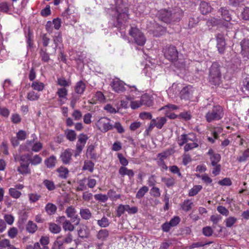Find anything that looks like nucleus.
Here are the masks:
<instances>
[{
	"instance_id": "54",
	"label": "nucleus",
	"mask_w": 249,
	"mask_h": 249,
	"mask_svg": "<svg viewBox=\"0 0 249 249\" xmlns=\"http://www.w3.org/2000/svg\"><path fill=\"white\" fill-rule=\"evenodd\" d=\"M88 139V136L86 135H85L83 133H82V134H80L78 137V142H77V143H79L80 144L85 146Z\"/></svg>"
},
{
	"instance_id": "53",
	"label": "nucleus",
	"mask_w": 249,
	"mask_h": 249,
	"mask_svg": "<svg viewBox=\"0 0 249 249\" xmlns=\"http://www.w3.org/2000/svg\"><path fill=\"white\" fill-rule=\"evenodd\" d=\"M150 194L154 197H159L161 195L160 189L157 187H153L150 189Z\"/></svg>"
},
{
	"instance_id": "10",
	"label": "nucleus",
	"mask_w": 249,
	"mask_h": 249,
	"mask_svg": "<svg viewBox=\"0 0 249 249\" xmlns=\"http://www.w3.org/2000/svg\"><path fill=\"white\" fill-rule=\"evenodd\" d=\"M109 237V231L106 229H101L97 232L96 235L97 239L101 243H98L96 247L100 248L103 245V242L106 241Z\"/></svg>"
},
{
	"instance_id": "48",
	"label": "nucleus",
	"mask_w": 249,
	"mask_h": 249,
	"mask_svg": "<svg viewBox=\"0 0 249 249\" xmlns=\"http://www.w3.org/2000/svg\"><path fill=\"white\" fill-rule=\"evenodd\" d=\"M63 229L65 231H72L74 230V226L72 225L71 222L67 220L65 221V222L63 224Z\"/></svg>"
},
{
	"instance_id": "40",
	"label": "nucleus",
	"mask_w": 249,
	"mask_h": 249,
	"mask_svg": "<svg viewBox=\"0 0 249 249\" xmlns=\"http://www.w3.org/2000/svg\"><path fill=\"white\" fill-rule=\"evenodd\" d=\"M237 221V219L233 216H230L225 220V225L228 228L231 227Z\"/></svg>"
},
{
	"instance_id": "34",
	"label": "nucleus",
	"mask_w": 249,
	"mask_h": 249,
	"mask_svg": "<svg viewBox=\"0 0 249 249\" xmlns=\"http://www.w3.org/2000/svg\"><path fill=\"white\" fill-rule=\"evenodd\" d=\"M45 209L48 214L52 215L55 213L57 210V207L54 204L51 203H48L46 204Z\"/></svg>"
},
{
	"instance_id": "28",
	"label": "nucleus",
	"mask_w": 249,
	"mask_h": 249,
	"mask_svg": "<svg viewBox=\"0 0 249 249\" xmlns=\"http://www.w3.org/2000/svg\"><path fill=\"white\" fill-rule=\"evenodd\" d=\"M57 172L58 173L59 177L63 179L67 178L69 173L68 168L64 166H60L57 169Z\"/></svg>"
},
{
	"instance_id": "35",
	"label": "nucleus",
	"mask_w": 249,
	"mask_h": 249,
	"mask_svg": "<svg viewBox=\"0 0 249 249\" xmlns=\"http://www.w3.org/2000/svg\"><path fill=\"white\" fill-rule=\"evenodd\" d=\"M94 164L90 160H85L84 164L82 168L83 170H88L90 173H92L94 170Z\"/></svg>"
},
{
	"instance_id": "24",
	"label": "nucleus",
	"mask_w": 249,
	"mask_h": 249,
	"mask_svg": "<svg viewBox=\"0 0 249 249\" xmlns=\"http://www.w3.org/2000/svg\"><path fill=\"white\" fill-rule=\"evenodd\" d=\"M193 206V202L190 199L185 200L180 205L181 208L186 212L190 211Z\"/></svg>"
},
{
	"instance_id": "22",
	"label": "nucleus",
	"mask_w": 249,
	"mask_h": 249,
	"mask_svg": "<svg viewBox=\"0 0 249 249\" xmlns=\"http://www.w3.org/2000/svg\"><path fill=\"white\" fill-rule=\"evenodd\" d=\"M175 152V150L173 148H168L163 152L158 154V158H159V160H164L168 157L171 156Z\"/></svg>"
},
{
	"instance_id": "9",
	"label": "nucleus",
	"mask_w": 249,
	"mask_h": 249,
	"mask_svg": "<svg viewBox=\"0 0 249 249\" xmlns=\"http://www.w3.org/2000/svg\"><path fill=\"white\" fill-rule=\"evenodd\" d=\"M164 53L165 57L172 62H174L178 58V53L175 46L168 47L165 50Z\"/></svg>"
},
{
	"instance_id": "30",
	"label": "nucleus",
	"mask_w": 249,
	"mask_h": 249,
	"mask_svg": "<svg viewBox=\"0 0 249 249\" xmlns=\"http://www.w3.org/2000/svg\"><path fill=\"white\" fill-rule=\"evenodd\" d=\"M56 157L53 155L44 160V163L49 168H52L55 166L56 163Z\"/></svg>"
},
{
	"instance_id": "8",
	"label": "nucleus",
	"mask_w": 249,
	"mask_h": 249,
	"mask_svg": "<svg viewBox=\"0 0 249 249\" xmlns=\"http://www.w3.org/2000/svg\"><path fill=\"white\" fill-rule=\"evenodd\" d=\"M117 11L119 14L116 18V21L114 23V25L118 28H121L122 25L125 23L128 18V15L127 13V9L125 8L124 11L122 12H121L119 9H117Z\"/></svg>"
},
{
	"instance_id": "6",
	"label": "nucleus",
	"mask_w": 249,
	"mask_h": 249,
	"mask_svg": "<svg viewBox=\"0 0 249 249\" xmlns=\"http://www.w3.org/2000/svg\"><path fill=\"white\" fill-rule=\"evenodd\" d=\"M110 120L107 117H102L99 119L96 125L99 130L102 132H106L113 128V126L110 123Z\"/></svg>"
},
{
	"instance_id": "31",
	"label": "nucleus",
	"mask_w": 249,
	"mask_h": 249,
	"mask_svg": "<svg viewBox=\"0 0 249 249\" xmlns=\"http://www.w3.org/2000/svg\"><path fill=\"white\" fill-rule=\"evenodd\" d=\"M81 95L76 94V93H72L70 100V106L72 108L74 109L75 107L76 103L80 100Z\"/></svg>"
},
{
	"instance_id": "57",
	"label": "nucleus",
	"mask_w": 249,
	"mask_h": 249,
	"mask_svg": "<svg viewBox=\"0 0 249 249\" xmlns=\"http://www.w3.org/2000/svg\"><path fill=\"white\" fill-rule=\"evenodd\" d=\"M116 216L118 217L121 216L125 213L124 205L120 204L117 208L116 210Z\"/></svg>"
},
{
	"instance_id": "63",
	"label": "nucleus",
	"mask_w": 249,
	"mask_h": 249,
	"mask_svg": "<svg viewBox=\"0 0 249 249\" xmlns=\"http://www.w3.org/2000/svg\"><path fill=\"white\" fill-rule=\"evenodd\" d=\"M40 55L41 58V60L44 62H48L50 58L49 55L46 52V50L43 51V49H41L40 51Z\"/></svg>"
},
{
	"instance_id": "16",
	"label": "nucleus",
	"mask_w": 249,
	"mask_h": 249,
	"mask_svg": "<svg viewBox=\"0 0 249 249\" xmlns=\"http://www.w3.org/2000/svg\"><path fill=\"white\" fill-rule=\"evenodd\" d=\"M56 94L58 96V101L62 105L64 103L63 100L67 99L68 90L65 88H58Z\"/></svg>"
},
{
	"instance_id": "13",
	"label": "nucleus",
	"mask_w": 249,
	"mask_h": 249,
	"mask_svg": "<svg viewBox=\"0 0 249 249\" xmlns=\"http://www.w3.org/2000/svg\"><path fill=\"white\" fill-rule=\"evenodd\" d=\"M72 150L68 148L61 153L60 159L65 164H69L71 160Z\"/></svg>"
},
{
	"instance_id": "46",
	"label": "nucleus",
	"mask_w": 249,
	"mask_h": 249,
	"mask_svg": "<svg viewBox=\"0 0 249 249\" xmlns=\"http://www.w3.org/2000/svg\"><path fill=\"white\" fill-rule=\"evenodd\" d=\"M125 212H127L129 214L136 213L138 211V208L136 206L130 207L129 205H124Z\"/></svg>"
},
{
	"instance_id": "19",
	"label": "nucleus",
	"mask_w": 249,
	"mask_h": 249,
	"mask_svg": "<svg viewBox=\"0 0 249 249\" xmlns=\"http://www.w3.org/2000/svg\"><path fill=\"white\" fill-rule=\"evenodd\" d=\"M141 103L142 105L149 107L153 105V100L150 95L144 94L141 96Z\"/></svg>"
},
{
	"instance_id": "41",
	"label": "nucleus",
	"mask_w": 249,
	"mask_h": 249,
	"mask_svg": "<svg viewBox=\"0 0 249 249\" xmlns=\"http://www.w3.org/2000/svg\"><path fill=\"white\" fill-rule=\"evenodd\" d=\"M57 84L65 88L69 87L71 84V82L70 80H66L64 78H58L57 80Z\"/></svg>"
},
{
	"instance_id": "3",
	"label": "nucleus",
	"mask_w": 249,
	"mask_h": 249,
	"mask_svg": "<svg viewBox=\"0 0 249 249\" xmlns=\"http://www.w3.org/2000/svg\"><path fill=\"white\" fill-rule=\"evenodd\" d=\"M223 107L219 105L213 106L205 115V119L207 123H210L219 121L224 116Z\"/></svg>"
},
{
	"instance_id": "62",
	"label": "nucleus",
	"mask_w": 249,
	"mask_h": 249,
	"mask_svg": "<svg viewBox=\"0 0 249 249\" xmlns=\"http://www.w3.org/2000/svg\"><path fill=\"white\" fill-rule=\"evenodd\" d=\"M79 237L82 238H86L89 236V232L85 228H80L78 231Z\"/></svg>"
},
{
	"instance_id": "20",
	"label": "nucleus",
	"mask_w": 249,
	"mask_h": 249,
	"mask_svg": "<svg viewBox=\"0 0 249 249\" xmlns=\"http://www.w3.org/2000/svg\"><path fill=\"white\" fill-rule=\"evenodd\" d=\"M212 8L211 6L205 1H201L199 5V10L203 15H206L211 12Z\"/></svg>"
},
{
	"instance_id": "29",
	"label": "nucleus",
	"mask_w": 249,
	"mask_h": 249,
	"mask_svg": "<svg viewBox=\"0 0 249 249\" xmlns=\"http://www.w3.org/2000/svg\"><path fill=\"white\" fill-rule=\"evenodd\" d=\"M11 8L7 2L0 3V13L11 14Z\"/></svg>"
},
{
	"instance_id": "7",
	"label": "nucleus",
	"mask_w": 249,
	"mask_h": 249,
	"mask_svg": "<svg viewBox=\"0 0 249 249\" xmlns=\"http://www.w3.org/2000/svg\"><path fill=\"white\" fill-rule=\"evenodd\" d=\"M196 90L192 86L188 85L184 87L180 92L181 99L193 100Z\"/></svg>"
},
{
	"instance_id": "58",
	"label": "nucleus",
	"mask_w": 249,
	"mask_h": 249,
	"mask_svg": "<svg viewBox=\"0 0 249 249\" xmlns=\"http://www.w3.org/2000/svg\"><path fill=\"white\" fill-rule=\"evenodd\" d=\"M94 196L96 200L103 202H106L108 199L107 195H106L102 194H98L95 195Z\"/></svg>"
},
{
	"instance_id": "33",
	"label": "nucleus",
	"mask_w": 249,
	"mask_h": 249,
	"mask_svg": "<svg viewBox=\"0 0 249 249\" xmlns=\"http://www.w3.org/2000/svg\"><path fill=\"white\" fill-rule=\"evenodd\" d=\"M220 12L223 19L225 21H230L231 20V14L226 8H221L220 9Z\"/></svg>"
},
{
	"instance_id": "37",
	"label": "nucleus",
	"mask_w": 249,
	"mask_h": 249,
	"mask_svg": "<svg viewBox=\"0 0 249 249\" xmlns=\"http://www.w3.org/2000/svg\"><path fill=\"white\" fill-rule=\"evenodd\" d=\"M49 231L53 233H58L60 232L61 230V227L57 225L56 224L50 223L49 224Z\"/></svg>"
},
{
	"instance_id": "1",
	"label": "nucleus",
	"mask_w": 249,
	"mask_h": 249,
	"mask_svg": "<svg viewBox=\"0 0 249 249\" xmlns=\"http://www.w3.org/2000/svg\"><path fill=\"white\" fill-rule=\"evenodd\" d=\"M182 11L179 8L172 10L163 9L160 11L158 14V18L166 23L179 21L181 16Z\"/></svg>"
},
{
	"instance_id": "4",
	"label": "nucleus",
	"mask_w": 249,
	"mask_h": 249,
	"mask_svg": "<svg viewBox=\"0 0 249 249\" xmlns=\"http://www.w3.org/2000/svg\"><path fill=\"white\" fill-rule=\"evenodd\" d=\"M129 35L133 38L134 42L139 46H143L146 42V38L143 34L137 27H131Z\"/></svg>"
},
{
	"instance_id": "60",
	"label": "nucleus",
	"mask_w": 249,
	"mask_h": 249,
	"mask_svg": "<svg viewBox=\"0 0 249 249\" xmlns=\"http://www.w3.org/2000/svg\"><path fill=\"white\" fill-rule=\"evenodd\" d=\"M42 160V158L39 155H36L31 160L30 162L32 165H36L41 163Z\"/></svg>"
},
{
	"instance_id": "14",
	"label": "nucleus",
	"mask_w": 249,
	"mask_h": 249,
	"mask_svg": "<svg viewBox=\"0 0 249 249\" xmlns=\"http://www.w3.org/2000/svg\"><path fill=\"white\" fill-rule=\"evenodd\" d=\"M216 38L218 51L220 53H223L224 52L226 45L223 36L218 34L216 35Z\"/></svg>"
},
{
	"instance_id": "26",
	"label": "nucleus",
	"mask_w": 249,
	"mask_h": 249,
	"mask_svg": "<svg viewBox=\"0 0 249 249\" xmlns=\"http://www.w3.org/2000/svg\"><path fill=\"white\" fill-rule=\"evenodd\" d=\"M79 213L81 215V217L85 220H89L92 216V214L90 211L89 209L88 208L81 209L80 210Z\"/></svg>"
},
{
	"instance_id": "55",
	"label": "nucleus",
	"mask_w": 249,
	"mask_h": 249,
	"mask_svg": "<svg viewBox=\"0 0 249 249\" xmlns=\"http://www.w3.org/2000/svg\"><path fill=\"white\" fill-rule=\"evenodd\" d=\"M198 146L197 142H193V143H188L185 144L184 147V150L185 152H188L195 148H197Z\"/></svg>"
},
{
	"instance_id": "51",
	"label": "nucleus",
	"mask_w": 249,
	"mask_h": 249,
	"mask_svg": "<svg viewBox=\"0 0 249 249\" xmlns=\"http://www.w3.org/2000/svg\"><path fill=\"white\" fill-rule=\"evenodd\" d=\"M248 158H249V148L245 150L242 155L237 158V160L239 162H243L246 161Z\"/></svg>"
},
{
	"instance_id": "44",
	"label": "nucleus",
	"mask_w": 249,
	"mask_h": 249,
	"mask_svg": "<svg viewBox=\"0 0 249 249\" xmlns=\"http://www.w3.org/2000/svg\"><path fill=\"white\" fill-rule=\"evenodd\" d=\"M65 133L67 139L70 141H74L76 139V134L74 130L68 129Z\"/></svg>"
},
{
	"instance_id": "36",
	"label": "nucleus",
	"mask_w": 249,
	"mask_h": 249,
	"mask_svg": "<svg viewBox=\"0 0 249 249\" xmlns=\"http://www.w3.org/2000/svg\"><path fill=\"white\" fill-rule=\"evenodd\" d=\"M149 190L148 187L146 186H143L141 187L137 192L136 197L138 199H141L143 197L144 195L148 192Z\"/></svg>"
},
{
	"instance_id": "11",
	"label": "nucleus",
	"mask_w": 249,
	"mask_h": 249,
	"mask_svg": "<svg viewBox=\"0 0 249 249\" xmlns=\"http://www.w3.org/2000/svg\"><path fill=\"white\" fill-rule=\"evenodd\" d=\"M67 216L68 218H70L72 222L75 225H77L79 224L80 218L76 214V211L72 206L68 207L65 211Z\"/></svg>"
},
{
	"instance_id": "23",
	"label": "nucleus",
	"mask_w": 249,
	"mask_h": 249,
	"mask_svg": "<svg viewBox=\"0 0 249 249\" xmlns=\"http://www.w3.org/2000/svg\"><path fill=\"white\" fill-rule=\"evenodd\" d=\"M97 224L100 227L105 229L110 225V222L107 217L104 215L100 219L97 220Z\"/></svg>"
},
{
	"instance_id": "50",
	"label": "nucleus",
	"mask_w": 249,
	"mask_h": 249,
	"mask_svg": "<svg viewBox=\"0 0 249 249\" xmlns=\"http://www.w3.org/2000/svg\"><path fill=\"white\" fill-rule=\"evenodd\" d=\"M71 15L72 13L69 8L65 10L62 14V17L64 21L67 20L69 21L71 19Z\"/></svg>"
},
{
	"instance_id": "21",
	"label": "nucleus",
	"mask_w": 249,
	"mask_h": 249,
	"mask_svg": "<svg viewBox=\"0 0 249 249\" xmlns=\"http://www.w3.org/2000/svg\"><path fill=\"white\" fill-rule=\"evenodd\" d=\"M119 174L122 176L126 175L129 178H131L134 176V173L132 169H129L124 166H121L119 168Z\"/></svg>"
},
{
	"instance_id": "39",
	"label": "nucleus",
	"mask_w": 249,
	"mask_h": 249,
	"mask_svg": "<svg viewBox=\"0 0 249 249\" xmlns=\"http://www.w3.org/2000/svg\"><path fill=\"white\" fill-rule=\"evenodd\" d=\"M202 187L201 185H195L190 190L188 195L190 196H193L197 195L199 191L202 189Z\"/></svg>"
},
{
	"instance_id": "17",
	"label": "nucleus",
	"mask_w": 249,
	"mask_h": 249,
	"mask_svg": "<svg viewBox=\"0 0 249 249\" xmlns=\"http://www.w3.org/2000/svg\"><path fill=\"white\" fill-rule=\"evenodd\" d=\"M241 53L243 55L247 57H249V40L243 39L240 42Z\"/></svg>"
},
{
	"instance_id": "32",
	"label": "nucleus",
	"mask_w": 249,
	"mask_h": 249,
	"mask_svg": "<svg viewBox=\"0 0 249 249\" xmlns=\"http://www.w3.org/2000/svg\"><path fill=\"white\" fill-rule=\"evenodd\" d=\"M87 154L91 159L96 160L98 158V155L94 151V146L93 145L91 144L88 146Z\"/></svg>"
},
{
	"instance_id": "42",
	"label": "nucleus",
	"mask_w": 249,
	"mask_h": 249,
	"mask_svg": "<svg viewBox=\"0 0 249 249\" xmlns=\"http://www.w3.org/2000/svg\"><path fill=\"white\" fill-rule=\"evenodd\" d=\"M43 184L49 191H53L55 189V185L53 182L49 179H45L43 181Z\"/></svg>"
},
{
	"instance_id": "59",
	"label": "nucleus",
	"mask_w": 249,
	"mask_h": 249,
	"mask_svg": "<svg viewBox=\"0 0 249 249\" xmlns=\"http://www.w3.org/2000/svg\"><path fill=\"white\" fill-rule=\"evenodd\" d=\"M117 157L120 163L122 165V166L125 167L128 165V161L125 157H124L122 154L118 153L117 154Z\"/></svg>"
},
{
	"instance_id": "61",
	"label": "nucleus",
	"mask_w": 249,
	"mask_h": 249,
	"mask_svg": "<svg viewBox=\"0 0 249 249\" xmlns=\"http://www.w3.org/2000/svg\"><path fill=\"white\" fill-rule=\"evenodd\" d=\"M29 199L31 202H36L38 201L41 196L36 193H31L28 195Z\"/></svg>"
},
{
	"instance_id": "49",
	"label": "nucleus",
	"mask_w": 249,
	"mask_h": 249,
	"mask_svg": "<svg viewBox=\"0 0 249 249\" xmlns=\"http://www.w3.org/2000/svg\"><path fill=\"white\" fill-rule=\"evenodd\" d=\"M94 102H103L105 100V97L103 93L101 91H97L93 98Z\"/></svg>"
},
{
	"instance_id": "64",
	"label": "nucleus",
	"mask_w": 249,
	"mask_h": 249,
	"mask_svg": "<svg viewBox=\"0 0 249 249\" xmlns=\"http://www.w3.org/2000/svg\"><path fill=\"white\" fill-rule=\"evenodd\" d=\"M180 221V217L178 216H175L173 218H172L170 221L168 222L169 223V224L173 227L177 226L179 224Z\"/></svg>"
},
{
	"instance_id": "52",
	"label": "nucleus",
	"mask_w": 249,
	"mask_h": 249,
	"mask_svg": "<svg viewBox=\"0 0 249 249\" xmlns=\"http://www.w3.org/2000/svg\"><path fill=\"white\" fill-rule=\"evenodd\" d=\"M9 193L10 195L14 198H18L21 193L20 192L17 190L16 188H11L9 189Z\"/></svg>"
},
{
	"instance_id": "5",
	"label": "nucleus",
	"mask_w": 249,
	"mask_h": 249,
	"mask_svg": "<svg viewBox=\"0 0 249 249\" xmlns=\"http://www.w3.org/2000/svg\"><path fill=\"white\" fill-rule=\"evenodd\" d=\"M19 166L17 168L18 173L22 175H27L31 173L29 168L30 162L23 156H21L19 160Z\"/></svg>"
},
{
	"instance_id": "45",
	"label": "nucleus",
	"mask_w": 249,
	"mask_h": 249,
	"mask_svg": "<svg viewBox=\"0 0 249 249\" xmlns=\"http://www.w3.org/2000/svg\"><path fill=\"white\" fill-rule=\"evenodd\" d=\"M31 87L37 91H42L44 88V85L43 83L38 81H35L32 83Z\"/></svg>"
},
{
	"instance_id": "27",
	"label": "nucleus",
	"mask_w": 249,
	"mask_h": 249,
	"mask_svg": "<svg viewBox=\"0 0 249 249\" xmlns=\"http://www.w3.org/2000/svg\"><path fill=\"white\" fill-rule=\"evenodd\" d=\"M37 226L36 224L34 223L32 221H29L26 226V231L30 233L33 234L37 230Z\"/></svg>"
},
{
	"instance_id": "56",
	"label": "nucleus",
	"mask_w": 249,
	"mask_h": 249,
	"mask_svg": "<svg viewBox=\"0 0 249 249\" xmlns=\"http://www.w3.org/2000/svg\"><path fill=\"white\" fill-rule=\"evenodd\" d=\"M39 97V94L34 91H30L27 95V99L30 101L37 100Z\"/></svg>"
},
{
	"instance_id": "2",
	"label": "nucleus",
	"mask_w": 249,
	"mask_h": 249,
	"mask_svg": "<svg viewBox=\"0 0 249 249\" xmlns=\"http://www.w3.org/2000/svg\"><path fill=\"white\" fill-rule=\"evenodd\" d=\"M220 66L218 63L212 64L209 71L208 81L212 85L218 86L221 83Z\"/></svg>"
},
{
	"instance_id": "43",
	"label": "nucleus",
	"mask_w": 249,
	"mask_h": 249,
	"mask_svg": "<svg viewBox=\"0 0 249 249\" xmlns=\"http://www.w3.org/2000/svg\"><path fill=\"white\" fill-rule=\"evenodd\" d=\"M210 159L211 165H215L218 164V163L219 162L221 159V156L219 154L217 153L211 156L210 157Z\"/></svg>"
},
{
	"instance_id": "18",
	"label": "nucleus",
	"mask_w": 249,
	"mask_h": 249,
	"mask_svg": "<svg viewBox=\"0 0 249 249\" xmlns=\"http://www.w3.org/2000/svg\"><path fill=\"white\" fill-rule=\"evenodd\" d=\"M86 88V86L85 83L83 81L80 80L77 82L74 86V92L76 94L82 95L85 91Z\"/></svg>"
},
{
	"instance_id": "25",
	"label": "nucleus",
	"mask_w": 249,
	"mask_h": 249,
	"mask_svg": "<svg viewBox=\"0 0 249 249\" xmlns=\"http://www.w3.org/2000/svg\"><path fill=\"white\" fill-rule=\"evenodd\" d=\"M161 180L165 184V186L168 188L174 186L176 184L175 179L171 177L168 178L163 177Z\"/></svg>"
},
{
	"instance_id": "38",
	"label": "nucleus",
	"mask_w": 249,
	"mask_h": 249,
	"mask_svg": "<svg viewBox=\"0 0 249 249\" xmlns=\"http://www.w3.org/2000/svg\"><path fill=\"white\" fill-rule=\"evenodd\" d=\"M108 198L109 197L111 200H116L120 199L121 196L120 194H117L115 191L113 189H110L107 192Z\"/></svg>"
},
{
	"instance_id": "15",
	"label": "nucleus",
	"mask_w": 249,
	"mask_h": 249,
	"mask_svg": "<svg viewBox=\"0 0 249 249\" xmlns=\"http://www.w3.org/2000/svg\"><path fill=\"white\" fill-rule=\"evenodd\" d=\"M166 117H157L151 120V126H156L158 129H161L163 125L166 123Z\"/></svg>"
},
{
	"instance_id": "12",
	"label": "nucleus",
	"mask_w": 249,
	"mask_h": 249,
	"mask_svg": "<svg viewBox=\"0 0 249 249\" xmlns=\"http://www.w3.org/2000/svg\"><path fill=\"white\" fill-rule=\"evenodd\" d=\"M110 85L113 90L117 93H121L125 90L124 83L118 79L113 80Z\"/></svg>"
},
{
	"instance_id": "47",
	"label": "nucleus",
	"mask_w": 249,
	"mask_h": 249,
	"mask_svg": "<svg viewBox=\"0 0 249 249\" xmlns=\"http://www.w3.org/2000/svg\"><path fill=\"white\" fill-rule=\"evenodd\" d=\"M175 66L178 69L184 68L186 66V61L183 59H178L173 62Z\"/></svg>"
}]
</instances>
